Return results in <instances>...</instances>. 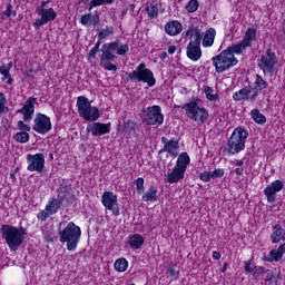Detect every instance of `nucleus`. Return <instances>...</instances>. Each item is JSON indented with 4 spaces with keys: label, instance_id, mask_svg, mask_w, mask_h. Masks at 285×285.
<instances>
[{
    "label": "nucleus",
    "instance_id": "nucleus-45",
    "mask_svg": "<svg viewBox=\"0 0 285 285\" xmlns=\"http://www.w3.org/2000/svg\"><path fill=\"white\" fill-rule=\"evenodd\" d=\"M198 8H199V1H197V0H190L186 4L187 12H197Z\"/></svg>",
    "mask_w": 285,
    "mask_h": 285
},
{
    "label": "nucleus",
    "instance_id": "nucleus-35",
    "mask_svg": "<svg viewBox=\"0 0 285 285\" xmlns=\"http://www.w3.org/2000/svg\"><path fill=\"white\" fill-rule=\"evenodd\" d=\"M114 268L118 273H126V271L128 269V261H126V258L117 259L114 264Z\"/></svg>",
    "mask_w": 285,
    "mask_h": 285
},
{
    "label": "nucleus",
    "instance_id": "nucleus-30",
    "mask_svg": "<svg viewBox=\"0 0 285 285\" xmlns=\"http://www.w3.org/2000/svg\"><path fill=\"white\" fill-rule=\"evenodd\" d=\"M189 164H190V156H188V153H181L177 158L176 167L186 171Z\"/></svg>",
    "mask_w": 285,
    "mask_h": 285
},
{
    "label": "nucleus",
    "instance_id": "nucleus-61",
    "mask_svg": "<svg viewBox=\"0 0 285 285\" xmlns=\"http://www.w3.org/2000/svg\"><path fill=\"white\" fill-rule=\"evenodd\" d=\"M4 68L9 71L12 70V62H9L8 65H4Z\"/></svg>",
    "mask_w": 285,
    "mask_h": 285
},
{
    "label": "nucleus",
    "instance_id": "nucleus-40",
    "mask_svg": "<svg viewBox=\"0 0 285 285\" xmlns=\"http://www.w3.org/2000/svg\"><path fill=\"white\" fill-rule=\"evenodd\" d=\"M110 3H115V0H91L88 10L90 11L99 6H110Z\"/></svg>",
    "mask_w": 285,
    "mask_h": 285
},
{
    "label": "nucleus",
    "instance_id": "nucleus-15",
    "mask_svg": "<svg viewBox=\"0 0 285 285\" xmlns=\"http://www.w3.org/2000/svg\"><path fill=\"white\" fill-rule=\"evenodd\" d=\"M101 204L107 210H110L115 217H119L117 195L112 191H105L101 196Z\"/></svg>",
    "mask_w": 285,
    "mask_h": 285
},
{
    "label": "nucleus",
    "instance_id": "nucleus-46",
    "mask_svg": "<svg viewBox=\"0 0 285 285\" xmlns=\"http://www.w3.org/2000/svg\"><path fill=\"white\" fill-rule=\"evenodd\" d=\"M268 273V269L266 267H256L253 273V277L257 279L258 277H262V275H266Z\"/></svg>",
    "mask_w": 285,
    "mask_h": 285
},
{
    "label": "nucleus",
    "instance_id": "nucleus-41",
    "mask_svg": "<svg viewBox=\"0 0 285 285\" xmlns=\"http://www.w3.org/2000/svg\"><path fill=\"white\" fill-rule=\"evenodd\" d=\"M205 95L208 101H219V95L215 94V90L208 86L205 87Z\"/></svg>",
    "mask_w": 285,
    "mask_h": 285
},
{
    "label": "nucleus",
    "instance_id": "nucleus-25",
    "mask_svg": "<svg viewBox=\"0 0 285 285\" xmlns=\"http://www.w3.org/2000/svg\"><path fill=\"white\" fill-rule=\"evenodd\" d=\"M271 239L273 244H279V242H285V229L282 228V225L276 224L273 227Z\"/></svg>",
    "mask_w": 285,
    "mask_h": 285
},
{
    "label": "nucleus",
    "instance_id": "nucleus-12",
    "mask_svg": "<svg viewBox=\"0 0 285 285\" xmlns=\"http://www.w3.org/2000/svg\"><path fill=\"white\" fill-rule=\"evenodd\" d=\"M36 13L40 17V19H37L33 22V28H36V30H39L41 26H46V23H50V21L57 19V11H55L53 8H36Z\"/></svg>",
    "mask_w": 285,
    "mask_h": 285
},
{
    "label": "nucleus",
    "instance_id": "nucleus-52",
    "mask_svg": "<svg viewBox=\"0 0 285 285\" xmlns=\"http://www.w3.org/2000/svg\"><path fill=\"white\" fill-rule=\"evenodd\" d=\"M0 75H2V81H6L10 77V71L6 68V65L0 67Z\"/></svg>",
    "mask_w": 285,
    "mask_h": 285
},
{
    "label": "nucleus",
    "instance_id": "nucleus-48",
    "mask_svg": "<svg viewBox=\"0 0 285 285\" xmlns=\"http://www.w3.org/2000/svg\"><path fill=\"white\" fill-rule=\"evenodd\" d=\"M3 16L8 17V19H10V17H17V11L12 10L11 3L7 6L6 10L3 11Z\"/></svg>",
    "mask_w": 285,
    "mask_h": 285
},
{
    "label": "nucleus",
    "instance_id": "nucleus-43",
    "mask_svg": "<svg viewBox=\"0 0 285 285\" xmlns=\"http://www.w3.org/2000/svg\"><path fill=\"white\" fill-rule=\"evenodd\" d=\"M135 186H136V190L139 195H144V193H146V187L144 186L145 180L142 177L137 178L134 181Z\"/></svg>",
    "mask_w": 285,
    "mask_h": 285
},
{
    "label": "nucleus",
    "instance_id": "nucleus-59",
    "mask_svg": "<svg viewBox=\"0 0 285 285\" xmlns=\"http://www.w3.org/2000/svg\"><path fill=\"white\" fill-rule=\"evenodd\" d=\"M94 48H98V50L101 48V39H98Z\"/></svg>",
    "mask_w": 285,
    "mask_h": 285
},
{
    "label": "nucleus",
    "instance_id": "nucleus-18",
    "mask_svg": "<svg viewBox=\"0 0 285 285\" xmlns=\"http://www.w3.org/2000/svg\"><path fill=\"white\" fill-rule=\"evenodd\" d=\"M35 104H37V98L29 97L24 101L22 108L17 110L19 115L23 116V121L26 124H30V121H32V117H35Z\"/></svg>",
    "mask_w": 285,
    "mask_h": 285
},
{
    "label": "nucleus",
    "instance_id": "nucleus-11",
    "mask_svg": "<svg viewBox=\"0 0 285 285\" xmlns=\"http://www.w3.org/2000/svg\"><path fill=\"white\" fill-rule=\"evenodd\" d=\"M27 170L29 173H43L46 170V155L42 153L27 155Z\"/></svg>",
    "mask_w": 285,
    "mask_h": 285
},
{
    "label": "nucleus",
    "instance_id": "nucleus-47",
    "mask_svg": "<svg viewBox=\"0 0 285 285\" xmlns=\"http://www.w3.org/2000/svg\"><path fill=\"white\" fill-rule=\"evenodd\" d=\"M52 216L50 214V212L47 210V208L45 207L43 210L39 212L38 215H37V218L40 220V222H46V219H48V217Z\"/></svg>",
    "mask_w": 285,
    "mask_h": 285
},
{
    "label": "nucleus",
    "instance_id": "nucleus-63",
    "mask_svg": "<svg viewBox=\"0 0 285 285\" xmlns=\"http://www.w3.org/2000/svg\"><path fill=\"white\" fill-rule=\"evenodd\" d=\"M235 173H236V175H242L243 170H242V168H236Z\"/></svg>",
    "mask_w": 285,
    "mask_h": 285
},
{
    "label": "nucleus",
    "instance_id": "nucleus-19",
    "mask_svg": "<svg viewBox=\"0 0 285 285\" xmlns=\"http://www.w3.org/2000/svg\"><path fill=\"white\" fill-rule=\"evenodd\" d=\"M76 197L72 194V187L66 183H62L58 188V200L66 206H70L75 202Z\"/></svg>",
    "mask_w": 285,
    "mask_h": 285
},
{
    "label": "nucleus",
    "instance_id": "nucleus-1",
    "mask_svg": "<svg viewBox=\"0 0 285 285\" xmlns=\"http://www.w3.org/2000/svg\"><path fill=\"white\" fill-rule=\"evenodd\" d=\"M116 51V55L119 57H124L128 55L130 51V47L128 43L121 45V41L116 40L112 42H108L102 45L101 47V56H100V67L105 70H109L112 72H117V65H114L111 61H115L117 59V56H115L112 52Z\"/></svg>",
    "mask_w": 285,
    "mask_h": 285
},
{
    "label": "nucleus",
    "instance_id": "nucleus-5",
    "mask_svg": "<svg viewBox=\"0 0 285 285\" xmlns=\"http://www.w3.org/2000/svg\"><path fill=\"white\" fill-rule=\"evenodd\" d=\"M246 139H248V130L244 129V127H236L227 140L226 153L238 155L246 148Z\"/></svg>",
    "mask_w": 285,
    "mask_h": 285
},
{
    "label": "nucleus",
    "instance_id": "nucleus-32",
    "mask_svg": "<svg viewBox=\"0 0 285 285\" xmlns=\"http://www.w3.org/2000/svg\"><path fill=\"white\" fill-rule=\"evenodd\" d=\"M250 117L254 119L255 124H258L259 126H264V124H266V116H264L259 109H252Z\"/></svg>",
    "mask_w": 285,
    "mask_h": 285
},
{
    "label": "nucleus",
    "instance_id": "nucleus-60",
    "mask_svg": "<svg viewBox=\"0 0 285 285\" xmlns=\"http://www.w3.org/2000/svg\"><path fill=\"white\" fill-rule=\"evenodd\" d=\"M166 57H168V53L163 52V53H160L159 59L164 60V59H166Z\"/></svg>",
    "mask_w": 285,
    "mask_h": 285
},
{
    "label": "nucleus",
    "instance_id": "nucleus-58",
    "mask_svg": "<svg viewBox=\"0 0 285 285\" xmlns=\"http://www.w3.org/2000/svg\"><path fill=\"white\" fill-rule=\"evenodd\" d=\"M235 166H244V160L237 159L234 161Z\"/></svg>",
    "mask_w": 285,
    "mask_h": 285
},
{
    "label": "nucleus",
    "instance_id": "nucleus-22",
    "mask_svg": "<svg viewBox=\"0 0 285 285\" xmlns=\"http://www.w3.org/2000/svg\"><path fill=\"white\" fill-rule=\"evenodd\" d=\"M181 30H184V26L177 20H171L165 26V32L169 37H177V35L181 33Z\"/></svg>",
    "mask_w": 285,
    "mask_h": 285
},
{
    "label": "nucleus",
    "instance_id": "nucleus-64",
    "mask_svg": "<svg viewBox=\"0 0 285 285\" xmlns=\"http://www.w3.org/2000/svg\"><path fill=\"white\" fill-rule=\"evenodd\" d=\"M282 32L285 36V19H284L283 24H282Z\"/></svg>",
    "mask_w": 285,
    "mask_h": 285
},
{
    "label": "nucleus",
    "instance_id": "nucleus-36",
    "mask_svg": "<svg viewBox=\"0 0 285 285\" xmlns=\"http://www.w3.org/2000/svg\"><path fill=\"white\" fill-rule=\"evenodd\" d=\"M265 284L267 285H277L278 282V276L277 274L273 273V271L267 269L265 274Z\"/></svg>",
    "mask_w": 285,
    "mask_h": 285
},
{
    "label": "nucleus",
    "instance_id": "nucleus-24",
    "mask_svg": "<svg viewBox=\"0 0 285 285\" xmlns=\"http://www.w3.org/2000/svg\"><path fill=\"white\" fill-rule=\"evenodd\" d=\"M285 253V243L282 244L277 249H272L269 252V257H264V262H281V259L284 257Z\"/></svg>",
    "mask_w": 285,
    "mask_h": 285
},
{
    "label": "nucleus",
    "instance_id": "nucleus-17",
    "mask_svg": "<svg viewBox=\"0 0 285 285\" xmlns=\"http://www.w3.org/2000/svg\"><path fill=\"white\" fill-rule=\"evenodd\" d=\"M257 97H259V92L253 87H244L233 95L234 101H256Z\"/></svg>",
    "mask_w": 285,
    "mask_h": 285
},
{
    "label": "nucleus",
    "instance_id": "nucleus-34",
    "mask_svg": "<svg viewBox=\"0 0 285 285\" xmlns=\"http://www.w3.org/2000/svg\"><path fill=\"white\" fill-rule=\"evenodd\" d=\"M265 88H268V82L266 80H264V78H262V76L256 75V80L254 82V90H256V92H259L262 90H265Z\"/></svg>",
    "mask_w": 285,
    "mask_h": 285
},
{
    "label": "nucleus",
    "instance_id": "nucleus-14",
    "mask_svg": "<svg viewBox=\"0 0 285 285\" xmlns=\"http://www.w3.org/2000/svg\"><path fill=\"white\" fill-rule=\"evenodd\" d=\"M33 130L38 132V135H47V132L52 130V122L50 121V117L39 112L36 115L33 119Z\"/></svg>",
    "mask_w": 285,
    "mask_h": 285
},
{
    "label": "nucleus",
    "instance_id": "nucleus-27",
    "mask_svg": "<svg viewBox=\"0 0 285 285\" xmlns=\"http://www.w3.org/2000/svg\"><path fill=\"white\" fill-rule=\"evenodd\" d=\"M159 190H157V187L151 185L146 191H144L141 202H157V199H159L157 196Z\"/></svg>",
    "mask_w": 285,
    "mask_h": 285
},
{
    "label": "nucleus",
    "instance_id": "nucleus-8",
    "mask_svg": "<svg viewBox=\"0 0 285 285\" xmlns=\"http://www.w3.org/2000/svg\"><path fill=\"white\" fill-rule=\"evenodd\" d=\"M78 115L85 121H97L99 119V108L92 107L90 100L86 96H80L77 98Z\"/></svg>",
    "mask_w": 285,
    "mask_h": 285
},
{
    "label": "nucleus",
    "instance_id": "nucleus-55",
    "mask_svg": "<svg viewBox=\"0 0 285 285\" xmlns=\"http://www.w3.org/2000/svg\"><path fill=\"white\" fill-rule=\"evenodd\" d=\"M213 259H216V261H218V259H222V254L219 253V252H213Z\"/></svg>",
    "mask_w": 285,
    "mask_h": 285
},
{
    "label": "nucleus",
    "instance_id": "nucleus-21",
    "mask_svg": "<svg viewBox=\"0 0 285 285\" xmlns=\"http://www.w3.org/2000/svg\"><path fill=\"white\" fill-rule=\"evenodd\" d=\"M87 132H91L94 137H101L110 132V124L94 122L87 127Z\"/></svg>",
    "mask_w": 285,
    "mask_h": 285
},
{
    "label": "nucleus",
    "instance_id": "nucleus-62",
    "mask_svg": "<svg viewBox=\"0 0 285 285\" xmlns=\"http://www.w3.org/2000/svg\"><path fill=\"white\" fill-rule=\"evenodd\" d=\"M46 6H48V1H42L41 4L37 8H46Z\"/></svg>",
    "mask_w": 285,
    "mask_h": 285
},
{
    "label": "nucleus",
    "instance_id": "nucleus-50",
    "mask_svg": "<svg viewBox=\"0 0 285 285\" xmlns=\"http://www.w3.org/2000/svg\"><path fill=\"white\" fill-rule=\"evenodd\" d=\"M255 268H257V266H255L254 263H252L250 261L245 262V273L247 275L250 273H255Z\"/></svg>",
    "mask_w": 285,
    "mask_h": 285
},
{
    "label": "nucleus",
    "instance_id": "nucleus-37",
    "mask_svg": "<svg viewBox=\"0 0 285 285\" xmlns=\"http://www.w3.org/2000/svg\"><path fill=\"white\" fill-rule=\"evenodd\" d=\"M14 141L18 144H28L30 141V134L26 131H19L13 136Z\"/></svg>",
    "mask_w": 285,
    "mask_h": 285
},
{
    "label": "nucleus",
    "instance_id": "nucleus-31",
    "mask_svg": "<svg viewBox=\"0 0 285 285\" xmlns=\"http://www.w3.org/2000/svg\"><path fill=\"white\" fill-rule=\"evenodd\" d=\"M129 246L131 248H135L136 250L138 248H141V246H144V236H141L140 234H135L132 236L129 237Z\"/></svg>",
    "mask_w": 285,
    "mask_h": 285
},
{
    "label": "nucleus",
    "instance_id": "nucleus-9",
    "mask_svg": "<svg viewBox=\"0 0 285 285\" xmlns=\"http://www.w3.org/2000/svg\"><path fill=\"white\" fill-rule=\"evenodd\" d=\"M238 62L237 58L226 49L213 58V66H215L216 72L218 73L225 72V70H230V68H234Z\"/></svg>",
    "mask_w": 285,
    "mask_h": 285
},
{
    "label": "nucleus",
    "instance_id": "nucleus-23",
    "mask_svg": "<svg viewBox=\"0 0 285 285\" xmlns=\"http://www.w3.org/2000/svg\"><path fill=\"white\" fill-rule=\"evenodd\" d=\"M185 175L186 170L175 165L171 173L167 175V181L168 184H177L178 181H181V179H184Z\"/></svg>",
    "mask_w": 285,
    "mask_h": 285
},
{
    "label": "nucleus",
    "instance_id": "nucleus-20",
    "mask_svg": "<svg viewBox=\"0 0 285 285\" xmlns=\"http://www.w3.org/2000/svg\"><path fill=\"white\" fill-rule=\"evenodd\" d=\"M160 141L161 144H164V147L159 149L158 155H161L163 153H168V155L174 158L179 155V151H177L179 150V140L175 138L168 140V138L161 137Z\"/></svg>",
    "mask_w": 285,
    "mask_h": 285
},
{
    "label": "nucleus",
    "instance_id": "nucleus-13",
    "mask_svg": "<svg viewBox=\"0 0 285 285\" xmlns=\"http://www.w3.org/2000/svg\"><path fill=\"white\" fill-rule=\"evenodd\" d=\"M275 63H277V57L272 49H267L266 52L262 55L261 59H258V68H261L265 75L273 72Z\"/></svg>",
    "mask_w": 285,
    "mask_h": 285
},
{
    "label": "nucleus",
    "instance_id": "nucleus-57",
    "mask_svg": "<svg viewBox=\"0 0 285 285\" xmlns=\"http://www.w3.org/2000/svg\"><path fill=\"white\" fill-rule=\"evenodd\" d=\"M168 271L171 277H175V275H177V272L175 271V268L170 267Z\"/></svg>",
    "mask_w": 285,
    "mask_h": 285
},
{
    "label": "nucleus",
    "instance_id": "nucleus-10",
    "mask_svg": "<svg viewBox=\"0 0 285 285\" xmlns=\"http://www.w3.org/2000/svg\"><path fill=\"white\" fill-rule=\"evenodd\" d=\"M145 112L142 117L145 126H161L164 124V114L159 105L147 107Z\"/></svg>",
    "mask_w": 285,
    "mask_h": 285
},
{
    "label": "nucleus",
    "instance_id": "nucleus-53",
    "mask_svg": "<svg viewBox=\"0 0 285 285\" xmlns=\"http://www.w3.org/2000/svg\"><path fill=\"white\" fill-rule=\"evenodd\" d=\"M224 169L223 168H218L214 170V177H216V179H222V177H224Z\"/></svg>",
    "mask_w": 285,
    "mask_h": 285
},
{
    "label": "nucleus",
    "instance_id": "nucleus-7",
    "mask_svg": "<svg viewBox=\"0 0 285 285\" xmlns=\"http://www.w3.org/2000/svg\"><path fill=\"white\" fill-rule=\"evenodd\" d=\"M128 79L134 81V83H147L149 88H153L157 80L155 79V75L148 68H146V63H140L136 70L130 73H127Z\"/></svg>",
    "mask_w": 285,
    "mask_h": 285
},
{
    "label": "nucleus",
    "instance_id": "nucleus-2",
    "mask_svg": "<svg viewBox=\"0 0 285 285\" xmlns=\"http://www.w3.org/2000/svg\"><path fill=\"white\" fill-rule=\"evenodd\" d=\"M63 223H59V242L67 244V250H77V246H79V240L81 239V228L72 222H69L63 229H61Z\"/></svg>",
    "mask_w": 285,
    "mask_h": 285
},
{
    "label": "nucleus",
    "instance_id": "nucleus-54",
    "mask_svg": "<svg viewBox=\"0 0 285 285\" xmlns=\"http://www.w3.org/2000/svg\"><path fill=\"white\" fill-rule=\"evenodd\" d=\"M97 52H99V49L97 47H94L88 55L91 59H96Z\"/></svg>",
    "mask_w": 285,
    "mask_h": 285
},
{
    "label": "nucleus",
    "instance_id": "nucleus-42",
    "mask_svg": "<svg viewBox=\"0 0 285 285\" xmlns=\"http://www.w3.org/2000/svg\"><path fill=\"white\" fill-rule=\"evenodd\" d=\"M80 22L82 26H88L90 23H92V26H97V23H99V20L92 19V13H87L80 18Z\"/></svg>",
    "mask_w": 285,
    "mask_h": 285
},
{
    "label": "nucleus",
    "instance_id": "nucleus-39",
    "mask_svg": "<svg viewBox=\"0 0 285 285\" xmlns=\"http://www.w3.org/2000/svg\"><path fill=\"white\" fill-rule=\"evenodd\" d=\"M115 35V27H106L98 33V38L100 41H104V39H107V37H112Z\"/></svg>",
    "mask_w": 285,
    "mask_h": 285
},
{
    "label": "nucleus",
    "instance_id": "nucleus-3",
    "mask_svg": "<svg viewBox=\"0 0 285 285\" xmlns=\"http://www.w3.org/2000/svg\"><path fill=\"white\" fill-rule=\"evenodd\" d=\"M199 104H202V99L191 98L189 102L183 106V110H186L188 119H190L198 126H202L203 124H206V120L208 119V117H210V114L207 109L199 106Z\"/></svg>",
    "mask_w": 285,
    "mask_h": 285
},
{
    "label": "nucleus",
    "instance_id": "nucleus-26",
    "mask_svg": "<svg viewBox=\"0 0 285 285\" xmlns=\"http://www.w3.org/2000/svg\"><path fill=\"white\" fill-rule=\"evenodd\" d=\"M257 39V29L255 28H248L245 32V36L243 37L242 42L247 47L250 48L253 46V41Z\"/></svg>",
    "mask_w": 285,
    "mask_h": 285
},
{
    "label": "nucleus",
    "instance_id": "nucleus-56",
    "mask_svg": "<svg viewBox=\"0 0 285 285\" xmlns=\"http://www.w3.org/2000/svg\"><path fill=\"white\" fill-rule=\"evenodd\" d=\"M175 52H177V47H176V46H170V47L168 48V53H169V55H175Z\"/></svg>",
    "mask_w": 285,
    "mask_h": 285
},
{
    "label": "nucleus",
    "instance_id": "nucleus-16",
    "mask_svg": "<svg viewBox=\"0 0 285 285\" xmlns=\"http://www.w3.org/2000/svg\"><path fill=\"white\" fill-rule=\"evenodd\" d=\"M281 190H284L283 180H274L264 189V195L268 204H275L277 202V193H281Z\"/></svg>",
    "mask_w": 285,
    "mask_h": 285
},
{
    "label": "nucleus",
    "instance_id": "nucleus-29",
    "mask_svg": "<svg viewBox=\"0 0 285 285\" xmlns=\"http://www.w3.org/2000/svg\"><path fill=\"white\" fill-rule=\"evenodd\" d=\"M215 35H217V31H215L214 28H210L205 32V36L203 38L204 48H210V46L215 43Z\"/></svg>",
    "mask_w": 285,
    "mask_h": 285
},
{
    "label": "nucleus",
    "instance_id": "nucleus-51",
    "mask_svg": "<svg viewBox=\"0 0 285 285\" xmlns=\"http://www.w3.org/2000/svg\"><path fill=\"white\" fill-rule=\"evenodd\" d=\"M18 130H21V132H30L31 128L27 124H24L22 120H19L17 124Z\"/></svg>",
    "mask_w": 285,
    "mask_h": 285
},
{
    "label": "nucleus",
    "instance_id": "nucleus-44",
    "mask_svg": "<svg viewBox=\"0 0 285 285\" xmlns=\"http://www.w3.org/2000/svg\"><path fill=\"white\" fill-rule=\"evenodd\" d=\"M199 179L206 183L210 181L212 179H216L215 171H203L199 174Z\"/></svg>",
    "mask_w": 285,
    "mask_h": 285
},
{
    "label": "nucleus",
    "instance_id": "nucleus-28",
    "mask_svg": "<svg viewBox=\"0 0 285 285\" xmlns=\"http://www.w3.org/2000/svg\"><path fill=\"white\" fill-rule=\"evenodd\" d=\"M61 206H63V203H61V200L56 199V198H50L46 205V208L49 214L57 215V213H59V208H61Z\"/></svg>",
    "mask_w": 285,
    "mask_h": 285
},
{
    "label": "nucleus",
    "instance_id": "nucleus-6",
    "mask_svg": "<svg viewBox=\"0 0 285 285\" xmlns=\"http://www.w3.org/2000/svg\"><path fill=\"white\" fill-rule=\"evenodd\" d=\"M190 42L187 45V57L190 61H199L202 59V32L199 29L190 28L186 32Z\"/></svg>",
    "mask_w": 285,
    "mask_h": 285
},
{
    "label": "nucleus",
    "instance_id": "nucleus-4",
    "mask_svg": "<svg viewBox=\"0 0 285 285\" xmlns=\"http://www.w3.org/2000/svg\"><path fill=\"white\" fill-rule=\"evenodd\" d=\"M22 230L23 228L20 230L11 225H2L0 228L2 239L6 240V244L12 253H17V250H19V246L23 244V239H26V234Z\"/></svg>",
    "mask_w": 285,
    "mask_h": 285
},
{
    "label": "nucleus",
    "instance_id": "nucleus-38",
    "mask_svg": "<svg viewBox=\"0 0 285 285\" xmlns=\"http://www.w3.org/2000/svg\"><path fill=\"white\" fill-rule=\"evenodd\" d=\"M146 12L149 19H157L159 17V8L156 4H149L146 7Z\"/></svg>",
    "mask_w": 285,
    "mask_h": 285
},
{
    "label": "nucleus",
    "instance_id": "nucleus-33",
    "mask_svg": "<svg viewBox=\"0 0 285 285\" xmlns=\"http://www.w3.org/2000/svg\"><path fill=\"white\" fill-rule=\"evenodd\" d=\"M246 48H248V47L240 41L238 45H232L225 50L227 52H229L230 55L235 56V55H242V52H244V50H246Z\"/></svg>",
    "mask_w": 285,
    "mask_h": 285
},
{
    "label": "nucleus",
    "instance_id": "nucleus-49",
    "mask_svg": "<svg viewBox=\"0 0 285 285\" xmlns=\"http://www.w3.org/2000/svg\"><path fill=\"white\" fill-rule=\"evenodd\" d=\"M6 104H8L6 95H3V92H0V115H3V112L6 111Z\"/></svg>",
    "mask_w": 285,
    "mask_h": 285
}]
</instances>
